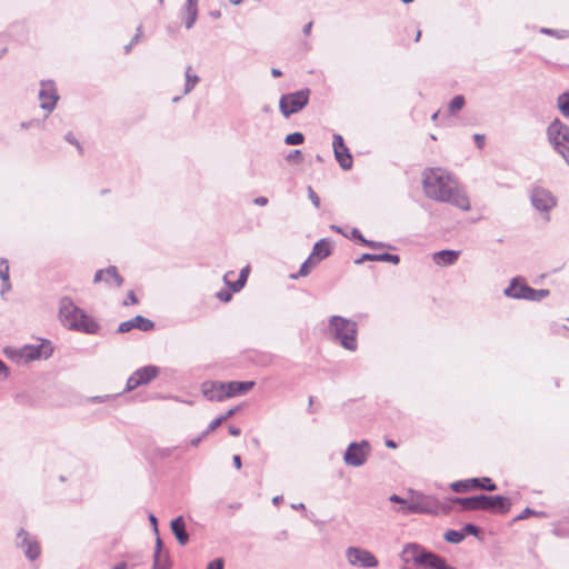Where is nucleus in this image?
<instances>
[{
    "instance_id": "obj_1",
    "label": "nucleus",
    "mask_w": 569,
    "mask_h": 569,
    "mask_svg": "<svg viewBox=\"0 0 569 569\" xmlns=\"http://www.w3.org/2000/svg\"><path fill=\"white\" fill-rule=\"evenodd\" d=\"M422 189L427 198L449 203L460 210H470V200L458 179L443 168H428L422 172Z\"/></svg>"
},
{
    "instance_id": "obj_2",
    "label": "nucleus",
    "mask_w": 569,
    "mask_h": 569,
    "mask_svg": "<svg viewBox=\"0 0 569 569\" xmlns=\"http://www.w3.org/2000/svg\"><path fill=\"white\" fill-rule=\"evenodd\" d=\"M448 500L459 505L465 511L482 510L497 515H506L511 509V501L505 496H489L485 493L471 497H450Z\"/></svg>"
},
{
    "instance_id": "obj_3",
    "label": "nucleus",
    "mask_w": 569,
    "mask_h": 569,
    "mask_svg": "<svg viewBox=\"0 0 569 569\" xmlns=\"http://www.w3.org/2000/svg\"><path fill=\"white\" fill-rule=\"evenodd\" d=\"M59 317L62 325L69 329L86 333H97L99 325L82 309L77 307L69 297L61 298L59 302Z\"/></svg>"
},
{
    "instance_id": "obj_4",
    "label": "nucleus",
    "mask_w": 569,
    "mask_h": 569,
    "mask_svg": "<svg viewBox=\"0 0 569 569\" xmlns=\"http://www.w3.org/2000/svg\"><path fill=\"white\" fill-rule=\"evenodd\" d=\"M329 328L335 339L349 351H356L357 343V322L351 321L341 316H331L329 319Z\"/></svg>"
},
{
    "instance_id": "obj_5",
    "label": "nucleus",
    "mask_w": 569,
    "mask_h": 569,
    "mask_svg": "<svg viewBox=\"0 0 569 569\" xmlns=\"http://www.w3.org/2000/svg\"><path fill=\"white\" fill-rule=\"evenodd\" d=\"M451 508L442 505L438 498L425 495L420 491L409 490L408 513L438 515L440 512L448 515Z\"/></svg>"
},
{
    "instance_id": "obj_6",
    "label": "nucleus",
    "mask_w": 569,
    "mask_h": 569,
    "mask_svg": "<svg viewBox=\"0 0 569 569\" xmlns=\"http://www.w3.org/2000/svg\"><path fill=\"white\" fill-rule=\"evenodd\" d=\"M546 136L552 149L569 167V126L556 118L548 124Z\"/></svg>"
},
{
    "instance_id": "obj_7",
    "label": "nucleus",
    "mask_w": 569,
    "mask_h": 569,
    "mask_svg": "<svg viewBox=\"0 0 569 569\" xmlns=\"http://www.w3.org/2000/svg\"><path fill=\"white\" fill-rule=\"evenodd\" d=\"M506 297L512 299H523L528 301H541L549 296L547 289H533L529 287L523 279L517 277L513 278L509 286L503 290Z\"/></svg>"
},
{
    "instance_id": "obj_8",
    "label": "nucleus",
    "mask_w": 569,
    "mask_h": 569,
    "mask_svg": "<svg viewBox=\"0 0 569 569\" xmlns=\"http://www.w3.org/2000/svg\"><path fill=\"white\" fill-rule=\"evenodd\" d=\"M311 91L309 88L282 94L279 100V109L284 118H289L301 111L309 102Z\"/></svg>"
},
{
    "instance_id": "obj_9",
    "label": "nucleus",
    "mask_w": 569,
    "mask_h": 569,
    "mask_svg": "<svg viewBox=\"0 0 569 569\" xmlns=\"http://www.w3.org/2000/svg\"><path fill=\"white\" fill-rule=\"evenodd\" d=\"M530 202L541 213L542 219L548 222L550 220V210L557 206V198L550 190L535 186L530 191Z\"/></svg>"
},
{
    "instance_id": "obj_10",
    "label": "nucleus",
    "mask_w": 569,
    "mask_h": 569,
    "mask_svg": "<svg viewBox=\"0 0 569 569\" xmlns=\"http://www.w3.org/2000/svg\"><path fill=\"white\" fill-rule=\"evenodd\" d=\"M53 348L50 342H42L40 345H26L19 349L10 351L11 358L17 361H23L24 363L37 360L48 359L51 357Z\"/></svg>"
},
{
    "instance_id": "obj_11",
    "label": "nucleus",
    "mask_w": 569,
    "mask_h": 569,
    "mask_svg": "<svg viewBox=\"0 0 569 569\" xmlns=\"http://www.w3.org/2000/svg\"><path fill=\"white\" fill-rule=\"evenodd\" d=\"M16 547L20 549L30 561H34L41 555V546L38 538L23 528L19 529L17 532Z\"/></svg>"
},
{
    "instance_id": "obj_12",
    "label": "nucleus",
    "mask_w": 569,
    "mask_h": 569,
    "mask_svg": "<svg viewBox=\"0 0 569 569\" xmlns=\"http://www.w3.org/2000/svg\"><path fill=\"white\" fill-rule=\"evenodd\" d=\"M497 488L496 482H493L489 477L470 478L450 483V489L456 493L468 492L471 490L495 491Z\"/></svg>"
},
{
    "instance_id": "obj_13",
    "label": "nucleus",
    "mask_w": 569,
    "mask_h": 569,
    "mask_svg": "<svg viewBox=\"0 0 569 569\" xmlns=\"http://www.w3.org/2000/svg\"><path fill=\"white\" fill-rule=\"evenodd\" d=\"M370 453V445L367 440L351 442L343 455V461L347 466L361 467L367 462Z\"/></svg>"
},
{
    "instance_id": "obj_14",
    "label": "nucleus",
    "mask_w": 569,
    "mask_h": 569,
    "mask_svg": "<svg viewBox=\"0 0 569 569\" xmlns=\"http://www.w3.org/2000/svg\"><path fill=\"white\" fill-rule=\"evenodd\" d=\"M159 367L148 365L137 369L127 380L126 391H132L138 387L146 386L158 377Z\"/></svg>"
},
{
    "instance_id": "obj_15",
    "label": "nucleus",
    "mask_w": 569,
    "mask_h": 569,
    "mask_svg": "<svg viewBox=\"0 0 569 569\" xmlns=\"http://www.w3.org/2000/svg\"><path fill=\"white\" fill-rule=\"evenodd\" d=\"M346 557L352 566L362 568H375L378 566V559L372 552L358 547H349L346 551Z\"/></svg>"
},
{
    "instance_id": "obj_16",
    "label": "nucleus",
    "mask_w": 569,
    "mask_h": 569,
    "mask_svg": "<svg viewBox=\"0 0 569 569\" xmlns=\"http://www.w3.org/2000/svg\"><path fill=\"white\" fill-rule=\"evenodd\" d=\"M333 141H332V148L335 158L338 161L339 166L343 170H349L352 168V156L348 149V147L345 144L342 136L339 133L333 134Z\"/></svg>"
},
{
    "instance_id": "obj_17",
    "label": "nucleus",
    "mask_w": 569,
    "mask_h": 569,
    "mask_svg": "<svg viewBox=\"0 0 569 569\" xmlns=\"http://www.w3.org/2000/svg\"><path fill=\"white\" fill-rule=\"evenodd\" d=\"M59 96L57 93L53 81H42L39 91L40 107L48 112H51L57 104Z\"/></svg>"
},
{
    "instance_id": "obj_18",
    "label": "nucleus",
    "mask_w": 569,
    "mask_h": 569,
    "mask_svg": "<svg viewBox=\"0 0 569 569\" xmlns=\"http://www.w3.org/2000/svg\"><path fill=\"white\" fill-rule=\"evenodd\" d=\"M202 392L208 400L223 401L228 398L227 382L211 381L202 385Z\"/></svg>"
},
{
    "instance_id": "obj_19",
    "label": "nucleus",
    "mask_w": 569,
    "mask_h": 569,
    "mask_svg": "<svg viewBox=\"0 0 569 569\" xmlns=\"http://www.w3.org/2000/svg\"><path fill=\"white\" fill-rule=\"evenodd\" d=\"M154 328V323L150 320L144 318L143 316H136L134 318L123 321L120 323L118 328V332L126 333L131 331L132 329H139L141 331H150Z\"/></svg>"
},
{
    "instance_id": "obj_20",
    "label": "nucleus",
    "mask_w": 569,
    "mask_h": 569,
    "mask_svg": "<svg viewBox=\"0 0 569 569\" xmlns=\"http://www.w3.org/2000/svg\"><path fill=\"white\" fill-rule=\"evenodd\" d=\"M170 529L180 546H186L189 542V533L187 532L186 521L182 516L171 520Z\"/></svg>"
},
{
    "instance_id": "obj_21",
    "label": "nucleus",
    "mask_w": 569,
    "mask_h": 569,
    "mask_svg": "<svg viewBox=\"0 0 569 569\" xmlns=\"http://www.w3.org/2000/svg\"><path fill=\"white\" fill-rule=\"evenodd\" d=\"M367 261H379V262H390L392 264H398L400 262V257L398 254L392 253H363L358 259L355 260L356 264H362Z\"/></svg>"
},
{
    "instance_id": "obj_22",
    "label": "nucleus",
    "mask_w": 569,
    "mask_h": 569,
    "mask_svg": "<svg viewBox=\"0 0 569 569\" xmlns=\"http://www.w3.org/2000/svg\"><path fill=\"white\" fill-rule=\"evenodd\" d=\"M254 381H229L227 382V396L232 398L246 395L254 387Z\"/></svg>"
},
{
    "instance_id": "obj_23",
    "label": "nucleus",
    "mask_w": 569,
    "mask_h": 569,
    "mask_svg": "<svg viewBox=\"0 0 569 569\" xmlns=\"http://www.w3.org/2000/svg\"><path fill=\"white\" fill-rule=\"evenodd\" d=\"M460 252L456 250H440L433 253L432 260L436 264L452 266L459 258Z\"/></svg>"
},
{
    "instance_id": "obj_24",
    "label": "nucleus",
    "mask_w": 569,
    "mask_h": 569,
    "mask_svg": "<svg viewBox=\"0 0 569 569\" xmlns=\"http://www.w3.org/2000/svg\"><path fill=\"white\" fill-rule=\"evenodd\" d=\"M184 26L187 29H191L198 18V0H187L183 7Z\"/></svg>"
},
{
    "instance_id": "obj_25",
    "label": "nucleus",
    "mask_w": 569,
    "mask_h": 569,
    "mask_svg": "<svg viewBox=\"0 0 569 569\" xmlns=\"http://www.w3.org/2000/svg\"><path fill=\"white\" fill-rule=\"evenodd\" d=\"M331 242L328 239H320L315 243L310 257L320 261L331 254Z\"/></svg>"
},
{
    "instance_id": "obj_26",
    "label": "nucleus",
    "mask_w": 569,
    "mask_h": 569,
    "mask_svg": "<svg viewBox=\"0 0 569 569\" xmlns=\"http://www.w3.org/2000/svg\"><path fill=\"white\" fill-rule=\"evenodd\" d=\"M557 108L565 118L569 119V89L558 96Z\"/></svg>"
},
{
    "instance_id": "obj_27",
    "label": "nucleus",
    "mask_w": 569,
    "mask_h": 569,
    "mask_svg": "<svg viewBox=\"0 0 569 569\" xmlns=\"http://www.w3.org/2000/svg\"><path fill=\"white\" fill-rule=\"evenodd\" d=\"M110 279L114 281L118 288L123 283V278L119 274L114 266H109L107 269H104V281L109 283Z\"/></svg>"
},
{
    "instance_id": "obj_28",
    "label": "nucleus",
    "mask_w": 569,
    "mask_h": 569,
    "mask_svg": "<svg viewBox=\"0 0 569 569\" xmlns=\"http://www.w3.org/2000/svg\"><path fill=\"white\" fill-rule=\"evenodd\" d=\"M191 66H189L186 70V83H184V93H189L193 90L196 84L199 82L200 78L197 74H191Z\"/></svg>"
},
{
    "instance_id": "obj_29",
    "label": "nucleus",
    "mask_w": 569,
    "mask_h": 569,
    "mask_svg": "<svg viewBox=\"0 0 569 569\" xmlns=\"http://www.w3.org/2000/svg\"><path fill=\"white\" fill-rule=\"evenodd\" d=\"M445 540L449 543H460L465 539V532L462 530L449 529L445 532Z\"/></svg>"
},
{
    "instance_id": "obj_30",
    "label": "nucleus",
    "mask_w": 569,
    "mask_h": 569,
    "mask_svg": "<svg viewBox=\"0 0 569 569\" xmlns=\"http://www.w3.org/2000/svg\"><path fill=\"white\" fill-rule=\"evenodd\" d=\"M465 103H466V100H465L463 96H461V94L455 96L449 103V108H448L449 112L451 114L457 113L465 107Z\"/></svg>"
},
{
    "instance_id": "obj_31",
    "label": "nucleus",
    "mask_w": 569,
    "mask_h": 569,
    "mask_svg": "<svg viewBox=\"0 0 569 569\" xmlns=\"http://www.w3.org/2000/svg\"><path fill=\"white\" fill-rule=\"evenodd\" d=\"M169 566V558L167 555L153 553V567L152 569H167Z\"/></svg>"
},
{
    "instance_id": "obj_32",
    "label": "nucleus",
    "mask_w": 569,
    "mask_h": 569,
    "mask_svg": "<svg viewBox=\"0 0 569 569\" xmlns=\"http://www.w3.org/2000/svg\"><path fill=\"white\" fill-rule=\"evenodd\" d=\"M305 141V136L301 132H292L286 136L284 143L288 146H299Z\"/></svg>"
},
{
    "instance_id": "obj_33",
    "label": "nucleus",
    "mask_w": 569,
    "mask_h": 569,
    "mask_svg": "<svg viewBox=\"0 0 569 569\" xmlns=\"http://www.w3.org/2000/svg\"><path fill=\"white\" fill-rule=\"evenodd\" d=\"M530 516H537V517H543L546 516V513L543 511H536L529 507H527L526 509L522 510L521 513H519L516 518H515V521H520V520H525L527 519L528 517Z\"/></svg>"
},
{
    "instance_id": "obj_34",
    "label": "nucleus",
    "mask_w": 569,
    "mask_h": 569,
    "mask_svg": "<svg viewBox=\"0 0 569 569\" xmlns=\"http://www.w3.org/2000/svg\"><path fill=\"white\" fill-rule=\"evenodd\" d=\"M232 273H233L232 271H230V272L226 273V274L223 276V280H224V282H226L228 286H230V288H231V290H232L233 292H238V291H240V290L246 286V281H243L242 279H239V278H238L234 282H229V281H228V276H229V274H232Z\"/></svg>"
},
{
    "instance_id": "obj_35",
    "label": "nucleus",
    "mask_w": 569,
    "mask_h": 569,
    "mask_svg": "<svg viewBox=\"0 0 569 569\" xmlns=\"http://www.w3.org/2000/svg\"><path fill=\"white\" fill-rule=\"evenodd\" d=\"M389 500H390L391 502H393V503H400V505H402L403 507H402L399 511H400V512H402V513H405V515H406V513H408V500H409V497H407V498H402V497H400V496H398V495L393 493V495H391V496L389 497Z\"/></svg>"
},
{
    "instance_id": "obj_36",
    "label": "nucleus",
    "mask_w": 569,
    "mask_h": 569,
    "mask_svg": "<svg viewBox=\"0 0 569 569\" xmlns=\"http://www.w3.org/2000/svg\"><path fill=\"white\" fill-rule=\"evenodd\" d=\"M312 258L309 257L300 267L299 271L297 274H292V278L293 279H297L298 277H306L307 274H309L310 272V269H311V266H312Z\"/></svg>"
},
{
    "instance_id": "obj_37",
    "label": "nucleus",
    "mask_w": 569,
    "mask_h": 569,
    "mask_svg": "<svg viewBox=\"0 0 569 569\" xmlns=\"http://www.w3.org/2000/svg\"><path fill=\"white\" fill-rule=\"evenodd\" d=\"M461 530L465 532V537L467 535L479 537L480 535V528L473 523H466Z\"/></svg>"
},
{
    "instance_id": "obj_38",
    "label": "nucleus",
    "mask_w": 569,
    "mask_h": 569,
    "mask_svg": "<svg viewBox=\"0 0 569 569\" xmlns=\"http://www.w3.org/2000/svg\"><path fill=\"white\" fill-rule=\"evenodd\" d=\"M286 160L288 162H300L302 160V152L299 149L291 150L287 156Z\"/></svg>"
},
{
    "instance_id": "obj_39",
    "label": "nucleus",
    "mask_w": 569,
    "mask_h": 569,
    "mask_svg": "<svg viewBox=\"0 0 569 569\" xmlns=\"http://www.w3.org/2000/svg\"><path fill=\"white\" fill-rule=\"evenodd\" d=\"M9 278V263L7 259L0 258V279L8 280Z\"/></svg>"
},
{
    "instance_id": "obj_40",
    "label": "nucleus",
    "mask_w": 569,
    "mask_h": 569,
    "mask_svg": "<svg viewBox=\"0 0 569 569\" xmlns=\"http://www.w3.org/2000/svg\"><path fill=\"white\" fill-rule=\"evenodd\" d=\"M223 422H222V419H220V417L213 419L208 428L202 432V437H207L210 432L214 431L219 426H221Z\"/></svg>"
},
{
    "instance_id": "obj_41",
    "label": "nucleus",
    "mask_w": 569,
    "mask_h": 569,
    "mask_svg": "<svg viewBox=\"0 0 569 569\" xmlns=\"http://www.w3.org/2000/svg\"><path fill=\"white\" fill-rule=\"evenodd\" d=\"M307 191H308V198L310 199V201L312 202V204L318 209L320 208V198L319 196L316 193V191L312 189V187H308L307 188Z\"/></svg>"
},
{
    "instance_id": "obj_42",
    "label": "nucleus",
    "mask_w": 569,
    "mask_h": 569,
    "mask_svg": "<svg viewBox=\"0 0 569 569\" xmlns=\"http://www.w3.org/2000/svg\"><path fill=\"white\" fill-rule=\"evenodd\" d=\"M224 561L222 558H216L214 560L210 561L206 569H223Z\"/></svg>"
},
{
    "instance_id": "obj_43",
    "label": "nucleus",
    "mask_w": 569,
    "mask_h": 569,
    "mask_svg": "<svg viewBox=\"0 0 569 569\" xmlns=\"http://www.w3.org/2000/svg\"><path fill=\"white\" fill-rule=\"evenodd\" d=\"M64 139L67 142L73 144L77 147V149L79 150V152H82V147L81 144L79 143V141L76 139L74 134L72 132H68L66 136H64Z\"/></svg>"
},
{
    "instance_id": "obj_44",
    "label": "nucleus",
    "mask_w": 569,
    "mask_h": 569,
    "mask_svg": "<svg viewBox=\"0 0 569 569\" xmlns=\"http://www.w3.org/2000/svg\"><path fill=\"white\" fill-rule=\"evenodd\" d=\"M216 297H217L220 301H222V302H228V301H230V300H231L232 295H231V292H230V291H228V290H223V289H222V290H220V291H218V292H217Z\"/></svg>"
},
{
    "instance_id": "obj_45",
    "label": "nucleus",
    "mask_w": 569,
    "mask_h": 569,
    "mask_svg": "<svg viewBox=\"0 0 569 569\" xmlns=\"http://www.w3.org/2000/svg\"><path fill=\"white\" fill-rule=\"evenodd\" d=\"M473 140L478 149H482L485 147L486 137L485 134L476 133L473 134Z\"/></svg>"
},
{
    "instance_id": "obj_46",
    "label": "nucleus",
    "mask_w": 569,
    "mask_h": 569,
    "mask_svg": "<svg viewBox=\"0 0 569 569\" xmlns=\"http://www.w3.org/2000/svg\"><path fill=\"white\" fill-rule=\"evenodd\" d=\"M136 303H138L137 296L134 295L133 291H129L128 296H127V299L123 301V305L124 306H129V305H136Z\"/></svg>"
},
{
    "instance_id": "obj_47",
    "label": "nucleus",
    "mask_w": 569,
    "mask_h": 569,
    "mask_svg": "<svg viewBox=\"0 0 569 569\" xmlns=\"http://www.w3.org/2000/svg\"><path fill=\"white\" fill-rule=\"evenodd\" d=\"M8 367L6 363L0 359V380H4L8 377Z\"/></svg>"
},
{
    "instance_id": "obj_48",
    "label": "nucleus",
    "mask_w": 569,
    "mask_h": 569,
    "mask_svg": "<svg viewBox=\"0 0 569 569\" xmlns=\"http://www.w3.org/2000/svg\"><path fill=\"white\" fill-rule=\"evenodd\" d=\"M237 411H238V407L231 408L227 412H224L223 415H221L219 417H220V419H222V422H224L226 420L231 418Z\"/></svg>"
},
{
    "instance_id": "obj_49",
    "label": "nucleus",
    "mask_w": 569,
    "mask_h": 569,
    "mask_svg": "<svg viewBox=\"0 0 569 569\" xmlns=\"http://www.w3.org/2000/svg\"><path fill=\"white\" fill-rule=\"evenodd\" d=\"M142 37V26L140 24L138 28H137V33L134 34V37L132 38V40L130 41L131 44H136L140 41Z\"/></svg>"
},
{
    "instance_id": "obj_50",
    "label": "nucleus",
    "mask_w": 569,
    "mask_h": 569,
    "mask_svg": "<svg viewBox=\"0 0 569 569\" xmlns=\"http://www.w3.org/2000/svg\"><path fill=\"white\" fill-rule=\"evenodd\" d=\"M39 124H40V121H39V120L33 119V120H30V121H23V122H21V124H20V126H21V128H23V129H29V128H31V127H33V126H39Z\"/></svg>"
},
{
    "instance_id": "obj_51",
    "label": "nucleus",
    "mask_w": 569,
    "mask_h": 569,
    "mask_svg": "<svg viewBox=\"0 0 569 569\" xmlns=\"http://www.w3.org/2000/svg\"><path fill=\"white\" fill-rule=\"evenodd\" d=\"M361 236H362V233L357 228H352V230L350 232V236L345 234V237H348V238H351V239H355V240H358V241L361 238Z\"/></svg>"
},
{
    "instance_id": "obj_52",
    "label": "nucleus",
    "mask_w": 569,
    "mask_h": 569,
    "mask_svg": "<svg viewBox=\"0 0 569 569\" xmlns=\"http://www.w3.org/2000/svg\"><path fill=\"white\" fill-rule=\"evenodd\" d=\"M2 281V288H1V296H3L7 291L11 290V283L10 278L8 280H1Z\"/></svg>"
},
{
    "instance_id": "obj_53",
    "label": "nucleus",
    "mask_w": 569,
    "mask_h": 569,
    "mask_svg": "<svg viewBox=\"0 0 569 569\" xmlns=\"http://www.w3.org/2000/svg\"><path fill=\"white\" fill-rule=\"evenodd\" d=\"M100 281H104V270H98L93 277V282L98 283Z\"/></svg>"
},
{
    "instance_id": "obj_54",
    "label": "nucleus",
    "mask_w": 569,
    "mask_h": 569,
    "mask_svg": "<svg viewBox=\"0 0 569 569\" xmlns=\"http://www.w3.org/2000/svg\"><path fill=\"white\" fill-rule=\"evenodd\" d=\"M149 521L151 522L152 527H153V531L154 533H159V530H158V520H157V517L152 513L149 515Z\"/></svg>"
},
{
    "instance_id": "obj_55",
    "label": "nucleus",
    "mask_w": 569,
    "mask_h": 569,
    "mask_svg": "<svg viewBox=\"0 0 569 569\" xmlns=\"http://www.w3.org/2000/svg\"><path fill=\"white\" fill-rule=\"evenodd\" d=\"M254 204L257 206H266L268 203V198L266 197H257L254 200H253Z\"/></svg>"
},
{
    "instance_id": "obj_56",
    "label": "nucleus",
    "mask_w": 569,
    "mask_h": 569,
    "mask_svg": "<svg viewBox=\"0 0 569 569\" xmlns=\"http://www.w3.org/2000/svg\"><path fill=\"white\" fill-rule=\"evenodd\" d=\"M248 276H249V266H247L243 269H241L240 274H239V279H242L243 281L247 282Z\"/></svg>"
},
{
    "instance_id": "obj_57",
    "label": "nucleus",
    "mask_w": 569,
    "mask_h": 569,
    "mask_svg": "<svg viewBox=\"0 0 569 569\" xmlns=\"http://www.w3.org/2000/svg\"><path fill=\"white\" fill-rule=\"evenodd\" d=\"M229 433L233 437H238L241 435V429L236 427V426H230L229 427Z\"/></svg>"
},
{
    "instance_id": "obj_58",
    "label": "nucleus",
    "mask_w": 569,
    "mask_h": 569,
    "mask_svg": "<svg viewBox=\"0 0 569 569\" xmlns=\"http://www.w3.org/2000/svg\"><path fill=\"white\" fill-rule=\"evenodd\" d=\"M232 462H233V466L237 468V469H240L241 466H242V462H241V457L239 455H234L232 457Z\"/></svg>"
},
{
    "instance_id": "obj_59",
    "label": "nucleus",
    "mask_w": 569,
    "mask_h": 569,
    "mask_svg": "<svg viewBox=\"0 0 569 569\" xmlns=\"http://www.w3.org/2000/svg\"><path fill=\"white\" fill-rule=\"evenodd\" d=\"M391 248L388 243L373 241L371 249Z\"/></svg>"
},
{
    "instance_id": "obj_60",
    "label": "nucleus",
    "mask_w": 569,
    "mask_h": 569,
    "mask_svg": "<svg viewBox=\"0 0 569 569\" xmlns=\"http://www.w3.org/2000/svg\"><path fill=\"white\" fill-rule=\"evenodd\" d=\"M359 241H360V243H361L362 246H366V247H368V248H371V247H372V244H373V241H372V240H368V239H366L363 236H361V238L359 239Z\"/></svg>"
},
{
    "instance_id": "obj_61",
    "label": "nucleus",
    "mask_w": 569,
    "mask_h": 569,
    "mask_svg": "<svg viewBox=\"0 0 569 569\" xmlns=\"http://www.w3.org/2000/svg\"><path fill=\"white\" fill-rule=\"evenodd\" d=\"M160 552H162V541L159 537H157L154 553H160Z\"/></svg>"
},
{
    "instance_id": "obj_62",
    "label": "nucleus",
    "mask_w": 569,
    "mask_h": 569,
    "mask_svg": "<svg viewBox=\"0 0 569 569\" xmlns=\"http://www.w3.org/2000/svg\"><path fill=\"white\" fill-rule=\"evenodd\" d=\"M311 29H312V22H308V23L303 27V29H302L303 34L309 36V34H310V32H311Z\"/></svg>"
},
{
    "instance_id": "obj_63",
    "label": "nucleus",
    "mask_w": 569,
    "mask_h": 569,
    "mask_svg": "<svg viewBox=\"0 0 569 569\" xmlns=\"http://www.w3.org/2000/svg\"><path fill=\"white\" fill-rule=\"evenodd\" d=\"M385 443L388 448L391 449H396L398 447L397 442L392 439H387Z\"/></svg>"
},
{
    "instance_id": "obj_64",
    "label": "nucleus",
    "mask_w": 569,
    "mask_h": 569,
    "mask_svg": "<svg viewBox=\"0 0 569 569\" xmlns=\"http://www.w3.org/2000/svg\"><path fill=\"white\" fill-rule=\"evenodd\" d=\"M128 565L127 562L122 561L113 566L111 569H127Z\"/></svg>"
}]
</instances>
